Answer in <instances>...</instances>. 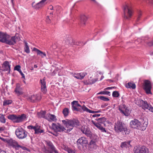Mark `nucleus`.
Here are the masks:
<instances>
[{"mask_svg":"<svg viewBox=\"0 0 153 153\" xmlns=\"http://www.w3.org/2000/svg\"><path fill=\"white\" fill-rule=\"evenodd\" d=\"M37 97L36 96V95H31L29 97V99L30 101L32 102H34L36 100V99H37Z\"/></svg>","mask_w":153,"mask_h":153,"instance_id":"obj_34","label":"nucleus"},{"mask_svg":"<svg viewBox=\"0 0 153 153\" xmlns=\"http://www.w3.org/2000/svg\"><path fill=\"white\" fill-rule=\"evenodd\" d=\"M46 112L45 111H43L42 113V117L43 118V116H45V114Z\"/></svg>","mask_w":153,"mask_h":153,"instance_id":"obj_52","label":"nucleus"},{"mask_svg":"<svg viewBox=\"0 0 153 153\" xmlns=\"http://www.w3.org/2000/svg\"><path fill=\"white\" fill-rule=\"evenodd\" d=\"M19 72L21 74V75L22 76V78L24 79H25V76L24 75V74L21 71V70L19 71Z\"/></svg>","mask_w":153,"mask_h":153,"instance_id":"obj_47","label":"nucleus"},{"mask_svg":"<svg viewBox=\"0 0 153 153\" xmlns=\"http://www.w3.org/2000/svg\"><path fill=\"white\" fill-rule=\"evenodd\" d=\"M114 129L117 132H120L125 134H128L130 132V130L127 129L126 125L120 121L115 123Z\"/></svg>","mask_w":153,"mask_h":153,"instance_id":"obj_3","label":"nucleus"},{"mask_svg":"<svg viewBox=\"0 0 153 153\" xmlns=\"http://www.w3.org/2000/svg\"><path fill=\"white\" fill-rule=\"evenodd\" d=\"M135 103L140 107H142L146 111H150L153 112V107L150 104L147 103L146 101L138 100L136 101Z\"/></svg>","mask_w":153,"mask_h":153,"instance_id":"obj_4","label":"nucleus"},{"mask_svg":"<svg viewBox=\"0 0 153 153\" xmlns=\"http://www.w3.org/2000/svg\"><path fill=\"white\" fill-rule=\"evenodd\" d=\"M48 9H50L51 10H53V6L51 5H50L48 7Z\"/></svg>","mask_w":153,"mask_h":153,"instance_id":"obj_54","label":"nucleus"},{"mask_svg":"<svg viewBox=\"0 0 153 153\" xmlns=\"http://www.w3.org/2000/svg\"><path fill=\"white\" fill-rule=\"evenodd\" d=\"M87 74L86 72L80 73L77 74H75L74 75V77L77 79H82Z\"/></svg>","mask_w":153,"mask_h":153,"instance_id":"obj_21","label":"nucleus"},{"mask_svg":"<svg viewBox=\"0 0 153 153\" xmlns=\"http://www.w3.org/2000/svg\"><path fill=\"white\" fill-rule=\"evenodd\" d=\"M15 92L18 95L22 94V92L21 91V88H20L19 85L17 84L15 89Z\"/></svg>","mask_w":153,"mask_h":153,"instance_id":"obj_24","label":"nucleus"},{"mask_svg":"<svg viewBox=\"0 0 153 153\" xmlns=\"http://www.w3.org/2000/svg\"><path fill=\"white\" fill-rule=\"evenodd\" d=\"M110 92L109 91H101L97 94H107L110 96Z\"/></svg>","mask_w":153,"mask_h":153,"instance_id":"obj_38","label":"nucleus"},{"mask_svg":"<svg viewBox=\"0 0 153 153\" xmlns=\"http://www.w3.org/2000/svg\"><path fill=\"white\" fill-rule=\"evenodd\" d=\"M126 87L127 88H131L133 89H134L136 88V85L134 83L129 82L126 85Z\"/></svg>","mask_w":153,"mask_h":153,"instance_id":"obj_26","label":"nucleus"},{"mask_svg":"<svg viewBox=\"0 0 153 153\" xmlns=\"http://www.w3.org/2000/svg\"><path fill=\"white\" fill-rule=\"evenodd\" d=\"M112 89V87H108L105 89L109 90Z\"/></svg>","mask_w":153,"mask_h":153,"instance_id":"obj_57","label":"nucleus"},{"mask_svg":"<svg viewBox=\"0 0 153 153\" xmlns=\"http://www.w3.org/2000/svg\"><path fill=\"white\" fill-rule=\"evenodd\" d=\"M69 110L68 108H65L63 110L62 113L64 114V117H67L69 113Z\"/></svg>","mask_w":153,"mask_h":153,"instance_id":"obj_29","label":"nucleus"},{"mask_svg":"<svg viewBox=\"0 0 153 153\" xmlns=\"http://www.w3.org/2000/svg\"><path fill=\"white\" fill-rule=\"evenodd\" d=\"M104 78V76H101V78L100 79V80H101Z\"/></svg>","mask_w":153,"mask_h":153,"instance_id":"obj_60","label":"nucleus"},{"mask_svg":"<svg viewBox=\"0 0 153 153\" xmlns=\"http://www.w3.org/2000/svg\"><path fill=\"white\" fill-rule=\"evenodd\" d=\"M124 16L126 19H129L131 16L132 12L131 7L126 5L123 8Z\"/></svg>","mask_w":153,"mask_h":153,"instance_id":"obj_8","label":"nucleus"},{"mask_svg":"<svg viewBox=\"0 0 153 153\" xmlns=\"http://www.w3.org/2000/svg\"><path fill=\"white\" fill-rule=\"evenodd\" d=\"M15 37H11L9 35V38L7 40L6 43L10 45H14L16 43Z\"/></svg>","mask_w":153,"mask_h":153,"instance_id":"obj_18","label":"nucleus"},{"mask_svg":"<svg viewBox=\"0 0 153 153\" xmlns=\"http://www.w3.org/2000/svg\"><path fill=\"white\" fill-rule=\"evenodd\" d=\"M12 103V101L11 100H5L3 102V105L5 106L11 104Z\"/></svg>","mask_w":153,"mask_h":153,"instance_id":"obj_39","label":"nucleus"},{"mask_svg":"<svg viewBox=\"0 0 153 153\" xmlns=\"http://www.w3.org/2000/svg\"><path fill=\"white\" fill-rule=\"evenodd\" d=\"M34 68H37V66L36 65H34Z\"/></svg>","mask_w":153,"mask_h":153,"instance_id":"obj_61","label":"nucleus"},{"mask_svg":"<svg viewBox=\"0 0 153 153\" xmlns=\"http://www.w3.org/2000/svg\"><path fill=\"white\" fill-rule=\"evenodd\" d=\"M62 122L65 127L59 124H56L54 123H52L53 128L56 131H64L65 133H68L72 130L74 127L79 125V121L75 119H66L62 120Z\"/></svg>","mask_w":153,"mask_h":153,"instance_id":"obj_1","label":"nucleus"},{"mask_svg":"<svg viewBox=\"0 0 153 153\" xmlns=\"http://www.w3.org/2000/svg\"><path fill=\"white\" fill-rule=\"evenodd\" d=\"M134 143L133 141L132 140H129L127 142H122L121 143H123V144H124V143Z\"/></svg>","mask_w":153,"mask_h":153,"instance_id":"obj_45","label":"nucleus"},{"mask_svg":"<svg viewBox=\"0 0 153 153\" xmlns=\"http://www.w3.org/2000/svg\"><path fill=\"white\" fill-rule=\"evenodd\" d=\"M100 116V114H95L93 115L92 117H99Z\"/></svg>","mask_w":153,"mask_h":153,"instance_id":"obj_51","label":"nucleus"},{"mask_svg":"<svg viewBox=\"0 0 153 153\" xmlns=\"http://www.w3.org/2000/svg\"><path fill=\"white\" fill-rule=\"evenodd\" d=\"M87 19V17L85 15H82L80 16L81 23L83 25H85Z\"/></svg>","mask_w":153,"mask_h":153,"instance_id":"obj_25","label":"nucleus"},{"mask_svg":"<svg viewBox=\"0 0 153 153\" xmlns=\"http://www.w3.org/2000/svg\"><path fill=\"white\" fill-rule=\"evenodd\" d=\"M0 121L1 123H5L6 122V119L4 115L1 114H0Z\"/></svg>","mask_w":153,"mask_h":153,"instance_id":"obj_33","label":"nucleus"},{"mask_svg":"<svg viewBox=\"0 0 153 153\" xmlns=\"http://www.w3.org/2000/svg\"><path fill=\"white\" fill-rule=\"evenodd\" d=\"M46 21L48 23H49L50 22V20L49 18V17L48 16H47V18L46 19Z\"/></svg>","mask_w":153,"mask_h":153,"instance_id":"obj_53","label":"nucleus"},{"mask_svg":"<svg viewBox=\"0 0 153 153\" xmlns=\"http://www.w3.org/2000/svg\"><path fill=\"white\" fill-rule=\"evenodd\" d=\"M119 94L117 91H114L112 93V96L114 97H117L119 96Z\"/></svg>","mask_w":153,"mask_h":153,"instance_id":"obj_40","label":"nucleus"},{"mask_svg":"<svg viewBox=\"0 0 153 153\" xmlns=\"http://www.w3.org/2000/svg\"><path fill=\"white\" fill-rule=\"evenodd\" d=\"M33 51L36 52L37 55H39L42 58H44L46 56V54L44 52L36 48H34Z\"/></svg>","mask_w":153,"mask_h":153,"instance_id":"obj_20","label":"nucleus"},{"mask_svg":"<svg viewBox=\"0 0 153 153\" xmlns=\"http://www.w3.org/2000/svg\"><path fill=\"white\" fill-rule=\"evenodd\" d=\"M29 129H33L35 131V133L37 134L42 133L44 131L43 130L40 129V126L38 125H36L35 126H29L27 127Z\"/></svg>","mask_w":153,"mask_h":153,"instance_id":"obj_13","label":"nucleus"},{"mask_svg":"<svg viewBox=\"0 0 153 153\" xmlns=\"http://www.w3.org/2000/svg\"><path fill=\"white\" fill-rule=\"evenodd\" d=\"M65 150L67 151L68 153H75V151L69 148L65 147Z\"/></svg>","mask_w":153,"mask_h":153,"instance_id":"obj_35","label":"nucleus"},{"mask_svg":"<svg viewBox=\"0 0 153 153\" xmlns=\"http://www.w3.org/2000/svg\"><path fill=\"white\" fill-rule=\"evenodd\" d=\"M27 118L26 115L24 114H22L18 117L17 116V120L16 121V123H18L21 122L25 120Z\"/></svg>","mask_w":153,"mask_h":153,"instance_id":"obj_19","label":"nucleus"},{"mask_svg":"<svg viewBox=\"0 0 153 153\" xmlns=\"http://www.w3.org/2000/svg\"><path fill=\"white\" fill-rule=\"evenodd\" d=\"M0 139L3 141L4 143H17L15 140L12 139L7 138L5 139L4 138L0 137Z\"/></svg>","mask_w":153,"mask_h":153,"instance_id":"obj_22","label":"nucleus"},{"mask_svg":"<svg viewBox=\"0 0 153 153\" xmlns=\"http://www.w3.org/2000/svg\"><path fill=\"white\" fill-rule=\"evenodd\" d=\"M151 2L153 4V0H151Z\"/></svg>","mask_w":153,"mask_h":153,"instance_id":"obj_63","label":"nucleus"},{"mask_svg":"<svg viewBox=\"0 0 153 153\" xmlns=\"http://www.w3.org/2000/svg\"><path fill=\"white\" fill-rule=\"evenodd\" d=\"M36 96L37 97V99H36V100H39L41 99V96L39 95H36Z\"/></svg>","mask_w":153,"mask_h":153,"instance_id":"obj_49","label":"nucleus"},{"mask_svg":"<svg viewBox=\"0 0 153 153\" xmlns=\"http://www.w3.org/2000/svg\"><path fill=\"white\" fill-rule=\"evenodd\" d=\"M112 87V88H116V87H115V86Z\"/></svg>","mask_w":153,"mask_h":153,"instance_id":"obj_64","label":"nucleus"},{"mask_svg":"<svg viewBox=\"0 0 153 153\" xmlns=\"http://www.w3.org/2000/svg\"><path fill=\"white\" fill-rule=\"evenodd\" d=\"M98 98L102 100L107 101L109 100V99L108 98L104 96H99L98 97Z\"/></svg>","mask_w":153,"mask_h":153,"instance_id":"obj_37","label":"nucleus"},{"mask_svg":"<svg viewBox=\"0 0 153 153\" xmlns=\"http://www.w3.org/2000/svg\"><path fill=\"white\" fill-rule=\"evenodd\" d=\"M126 144H121V146H121V147H122H122H123V146H125Z\"/></svg>","mask_w":153,"mask_h":153,"instance_id":"obj_58","label":"nucleus"},{"mask_svg":"<svg viewBox=\"0 0 153 153\" xmlns=\"http://www.w3.org/2000/svg\"><path fill=\"white\" fill-rule=\"evenodd\" d=\"M150 54L151 56L153 55V51L150 52Z\"/></svg>","mask_w":153,"mask_h":153,"instance_id":"obj_59","label":"nucleus"},{"mask_svg":"<svg viewBox=\"0 0 153 153\" xmlns=\"http://www.w3.org/2000/svg\"><path fill=\"white\" fill-rule=\"evenodd\" d=\"M97 127L100 130H101L102 132H106V131L105 129V128L103 127L99 123V124L98 125H97Z\"/></svg>","mask_w":153,"mask_h":153,"instance_id":"obj_36","label":"nucleus"},{"mask_svg":"<svg viewBox=\"0 0 153 153\" xmlns=\"http://www.w3.org/2000/svg\"><path fill=\"white\" fill-rule=\"evenodd\" d=\"M135 149V153H148V150L144 146L141 147L136 146L134 148Z\"/></svg>","mask_w":153,"mask_h":153,"instance_id":"obj_12","label":"nucleus"},{"mask_svg":"<svg viewBox=\"0 0 153 153\" xmlns=\"http://www.w3.org/2000/svg\"><path fill=\"white\" fill-rule=\"evenodd\" d=\"M13 37H15V41L16 42H16L17 41H19L20 40V38L18 36H13Z\"/></svg>","mask_w":153,"mask_h":153,"instance_id":"obj_44","label":"nucleus"},{"mask_svg":"<svg viewBox=\"0 0 153 153\" xmlns=\"http://www.w3.org/2000/svg\"><path fill=\"white\" fill-rule=\"evenodd\" d=\"M141 15L142 13L140 11H139L138 13V16L137 19V21H138L140 20Z\"/></svg>","mask_w":153,"mask_h":153,"instance_id":"obj_43","label":"nucleus"},{"mask_svg":"<svg viewBox=\"0 0 153 153\" xmlns=\"http://www.w3.org/2000/svg\"><path fill=\"white\" fill-rule=\"evenodd\" d=\"M119 110L122 114L126 116H129L131 113L130 108L124 104L120 105L119 107Z\"/></svg>","mask_w":153,"mask_h":153,"instance_id":"obj_7","label":"nucleus"},{"mask_svg":"<svg viewBox=\"0 0 153 153\" xmlns=\"http://www.w3.org/2000/svg\"><path fill=\"white\" fill-rule=\"evenodd\" d=\"M130 124L131 128L136 129H139L141 125L140 122L136 119L131 121Z\"/></svg>","mask_w":153,"mask_h":153,"instance_id":"obj_10","label":"nucleus"},{"mask_svg":"<svg viewBox=\"0 0 153 153\" xmlns=\"http://www.w3.org/2000/svg\"><path fill=\"white\" fill-rule=\"evenodd\" d=\"M0 153H6V152L0 149Z\"/></svg>","mask_w":153,"mask_h":153,"instance_id":"obj_56","label":"nucleus"},{"mask_svg":"<svg viewBox=\"0 0 153 153\" xmlns=\"http://www.w3.org/2000/svg\"><path fill=\"white\" fill-rule=\"evenodd\" d=\"M152 85L151 82L148 80L144 81L143 89L147 94H152L151 90L152 89Z\"/></svg>","mask_w":153,"mask_h":153,"instance_id":"obj_9","label":"nucleus"},{"mask_svg":"<svg viewBox=\"0 0 153 153\" xmlns=\"http://www.w3.org/2000/svg\"><path fill=\"white\" fill-rule=\"evenodd\" d=\"M71 38H69V39H68L67 41H66V43L68 45L69 44H70V40H71Z\"/></svg>","mask_w":153,"mask_h":153,"instance_id":"obj_50","label":"nucleus"},{"mask_svg":"<svg viewBox=\"0 0 153 153\" xmlns=\"http://www.w3.org/2000/svg\"><path fill=\"white\" fill-rule=\"evenodd\" d=\"M147 44L149 46H153V40L147 42Z\"/></svg>","mask_w":153,"mask_h":153,"instance_id":"obj_41","label":"nucleus"},{"mask_svg":"<svg viewBox=\"0 0 153 153\" xmlns=\"http://www.w3.org/2000/svg\"><path fill=\"white\" fill-rule=\"evenodd\" d=\"M91 122L93 124H94V125H95L96 127H97V125H98L99 124V123H96L95 122H94L93 120H92L91 121Z\"/></svg>","mask_w":153,"mask_h":153,"instance_id":"obj_48","label":"nucleus"},{"mask_svg":"<svg viewBox=\"0 0 153 153\" xmlns=\"http://www.w3.org/2000/svg\"><path fill=\"white\" fill-rule=\"evenodd\" d=\"M43 118L47 119L48 121H54L56 120V116L53 114H47L46 116H43Z\"/></svg>","mask_w":153,"mask_h":153,"instance_id":"obj_16","label":"nucleus"},{"mask_svg":"<svg viewBox=\"0 0 153 153\" xmlns=\"http://www.w3.org/2000/svg\"><path fill=\"white\" fill-rule=\"evenodd\" d=\"M108 80L110 81V82H113V81L111 79H108Z\"/></svg>","mask_w":153,"mask_h":153,"instance_id":"obj_62","label":"nucleus"},{"mask_svg":"<svg viewBox=\"0 0 153 153\" xmlns=\"http://www.w3.org/2000/svg\"><path fill=\"white\" fill-rule=\"evenodd\" d=\"M15 133L17 137L20 139L25 138L27 135V132L21 127L18 128L16 130Z\"/></svg>","mask_w":153,"mask_h":153,"instance_id":"obj_5","label":"nucleus"},{"mask_svg":"<svg viewBox=\"0 0 153 153\" xmlns=\"http://www.w3.org/2000/svg\"><path fill=\"white\" fill-rule=\"evenodd\" d=\"M9 35L6 33H0V42L3 43H6L7 40L9 38Z\"/></svg>","mask_w":153,"mask_h":153,"instance_id":"obj_15","label":"nucleus"},{"mask_svg":"<svg viewBox=\"0 0 153 153\" xmlns=\"http://www.w3.org/2000/svg\"><path fill=\"white\" fill-rule=\"evenodd\" d=\"M10 146L13 148H15L16 149H18L19 148H21L23 149L24 150H25L26 149L25 147H22V146L18 145V144H10Z\"/></svg>","mask_w":153,"mask_h":153,"instance_id":"obj_28","label":"nucleus"},{"mask_svg":"<svg viewBox=\"0 0 153 153\" xmlns=\"http://www.w3.org/2000/svg\"><path fill=\"white\" fill-rule=\"evenodd\" d=\"M5 129V127L4 126L0 127V133L2 132Z\"/></svg>","mask_w":153,"mask_h":153,"instance_id":"obj_46","label":"nucleus"},{"mask_svg":"<svg viewBox=\"0 0 153 153\" xmlns=\"http://www.w3.org/2000/svg\"><path fill=\"white\" fill-rule=\"evenodd\" d=\"M25 46L24 48L25 51L27 53H29L30 52V50L29 47L28 45V43L26 42H25Z\"/></svg>","mask_w":153,"mask_h":153,"instance_id":"obj_30","label":"nucleus"},{"mask_svg":"<svg viewBox=\"0 0 153 153\" xmlns=\"http://www.w3.org/2000/svg\"><path fill=\"white\" fill-rule=\"evenodd\" d=\"M82 131L83 134H85L87 136H89L91 134V132L87 129H85L84 130L82 129Z\"/></svg>","mask_w":153,"mask_h":153,"instance_id":"obj_32","label":"nucleus"},{"mask_svg":"<svg viewBox=\"0 0 153 153\" xmlns=\"http://www.w3.org/2000/svg\"><path fill=\"white\" fill-rule=\"evenodd\" d=\"M91 81L92 82V84H94L96 82L97 79H92Z\"/></svg>","mask_w":153,"mask_h":153,"instance_id":"obj_55","label":"nucleus"},{"mask_svg":"<svg viewBox=\"0 0 153 153\" xmlns=\"http://www.w3.org/2000/svg\"><path fill=\"white\" fill-rule=\"evenodd\" d=\"M7 118L9 119L13 120L15 122H16V121L17 120V116L13 114L9 115L7 116Z\"/></svg>","mask_w":153,"mask_h":153,"instance_id":"obj_27","label":"nucleus"},{"mask_svg":"<svg viewBox=\"0 0 153 153\" xmlns=\"http://www.w3.org/2000/svg\"><path fill=\"white\" fill-rule=\"evenodd\" d=\"M96 120L100 124L103 123L104 122L106 121V119L104 117H102L99 118L98 119H96Z\"/></svg>","mask_w":153,"mask_h":153,"instance_id":"obj_31","label":"nucleus"},{"mask_svg":"<svg viewBox=\"0 0 153 153\" xmlns=\"http://www.w3.org/2000/svg\"><path fill=\"white\" fill-rule=\"evenodd\" d=\"M77 143H88L87 139L84 137H82L78 139Z\"/></svg>","mask_w":153,"mask_h":153,"instance_id":"obj_23","label":"nucleus"},{"mask_svg":"<svg viewBox=\"0 0 153 153\" xmlns=\"http://www.w3.org/2000/svg\"><path fill=\"white\" fill-rule=\"evenodd\" d=\"M45 79L44 78L43 79H40V82L41 85V90L42 91L44 94H45L47 91V90L46 85Z\"/></svg>","mask_w":153,"mask_h":153,"instance_id":"obj_14","label":"nucleus"},{"mask_svg":"<svg viewBox=\"0 0 153 153\" xmlns=\"http://www.w3.org/2000/svg\"><path fill=\"white\" fill-rule=\"evenodd\" d=\"M44 145L43 151L45 153H58L55 147L53 144H46Z\"/></svg>","mask_w":153,"mask_h":153,"instance_id":"obj_6","label":"nucleus"},{"mask_svg":"<svg viewBox=\"0 0 153 153\" xmlns=\"http://www.w3.org/2000/svg\"><path fill=\"white\" fill-rule=\"evenodd\" d=\"M72 105V109L73 111H81L82 108L84 111L88 112L90 113H96L100 112L101 111L99 110L97 111H91L88 109L85 105H83L82 106L78 103V102L77 101L74 100L71 103Z\"/></svg>","mask_w":153,"mask_h":153,"instance_id":"obj_2","label":"nucleus"},{"mask_svg":"<svg viewBox=\"0 0 153 153\" xmlns=\"http://www.w3.org/2000/svg\"><path fill=\"white\" fill-rule=\"evenodd\" d=\"M47 0H42L36 4H34L35 2H33L32 4V6L34 9H38L44 6L46 4L45 1Z\"/></svg>","mask_w":153,"mask_h":153,"instance_id":"obj_11","label":"nucleus"},{"mask_svg":"<svg viewBox=\"0 0 153 153\" xmlns=\"http://www.w3.org/2000/svg\"><path fill=\"white\" fill-rule=\"evenodd\" d=\"M10 66L8 62L6 61L4 62L2 65V67L3 68L4 71H9L10 72Z\"/></svg>","mask_w":153,"mask_h":153,"instance_id":"obj_17","label":"nucleus"},{"mask_svg":"<svg viewBox=\"0 0 153 153\" xmlns=\"http://www.w3.org/2000/svg\"><path fill=\"white\" fill-rule=\"evenodd\" d=\"M20 68V66L19 65H16L14 69L15 70L19 72L20 70H21Z\"/></svg>","mask_w":153,"mask_h":153,"instance_id":"obj_42","label":"nucleus"}]
</instances>
